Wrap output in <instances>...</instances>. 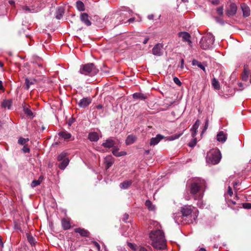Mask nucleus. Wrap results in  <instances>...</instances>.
<instances>
[{"instance_id":"25","label":"nucleus","mask_w":251,"mask_h":251,"mask_svg":"<svg viewBox=\"0 0 251 251\" xmlns=\"http://www.w3.org/2000/svg\"><path fill=\"white\" fill-rule=\"evenodd\" d=\"M133 98L134 99H140L142 100H146L147 98V96L140 93H135L133 94Z\"/></svg>"},{"instance_id":"22","label":"nucleus","mask_w":251,"mask_h":251,"mask_svg":"<svg viewBox=\"0 0 251 251\" xmlns=\"http://www.w3.org/2000/svg\"><path fill=\"white\" fill-rule=\"evenodd\" d=\"M119 149L117 148L114 147L112 151L113 154L116 157H120L122 156L126 155V152L125 151H118Z\"/></svg>"},{"instance_id":"44","label":"nucleus","mask_w":251,"mask_h":251,"mask_svg":"<svg viewBox=\"0 0 251 251\" xmlns=\"http://www.w3.org/2000/svg\"><path fill=\"white\" fill-rule=\"evenodd\" d=\"M40 184V182L36 180H34L32 181L31 183V186L33 188L35 187L36 186L39 185Z\"/></svg>"},{"instance_id":"6","label":"nucleus","mask_w":251,"mask_h":251,"mask_svg":"<svg viewBox=\"0 0 251 251\" xmlns=\"http://www.w3.org/2000/svg\"><path fill=\"white\" fill-rule=\"evenodd\" d=\"M200 121L197 120L194 125L190 129L191 132V136L192 137V141L189 143V147H194L197 143V138L195 137V135L197 132V129L200 125Z\"/></svg>"},{"instance_id":"30","label":"nucleus","mask_w":251,"mask_h":251,"mask_svg":"<svg viewBox=\"0 0 251 251\" xmlns=\"http://www.w3.org/2000/svg\"><path fill=\"white\" fill-rule=\"evenodd\" d=\"M61 161L62 162L59 164L58 167L60 169L64 170L68 165L69 160V158H66Z\"/></svg>"},{"instance_id":"51","label":"nucleus","mask_w":251,"mask_h":251,"mask_svg":"<svg viewBox=\"0 0 251 251\" xmlns=\"http://www.w3.org/2000/svg\"><path fill=\"white\" fill-rule=\"evenodd\" d=\"M128 217H129L128 215L126 213H125V214H124V215L123 216L122 220L124 222H126V220L128 219Z\"/></svg>"},{"instance_id":"8","label":"nucleus","mask_w":251,"mask_h":251,"mask_svg":"<svg viewBox=\"0 0 251 251\" xmlns=\"http://www.w3.org/2000/svg\"><path fill=\"white\" fill-rule=\"evenodd\" d=\"M152 53L157 56H161L163 54V45L161 43L156 44L152 48Z\"/></svg>"},{"instance_id":"14","label":"nucleus","mask_w":251,"mask_h":251,"mask_svg":"<svg viewBox=\"0 0 251 251\" xmlns=\"http://www.w3.org/2000/svg\"><path fill=\"white\" fill-rule=\"evenodd\" d=\"M115 142L111 138L106 139L102 144V146L105 148H111L115 147Z\"/></svg>"},{"instance_id":"13","label":"nucleus","mask_w":251,"mask_h":251,"mask_svg":"<svg viewBox=\"0 0 251 251\" xmlns=\"http://www.w3.org/2000/svg\"><path fill=\"white\" fill-rule=\"evenodd\" d=\"M241 8L242 9L243 16L244 17H247L250 15V8L246 3H242L241 4Z\"/></svg>"},{"instance_id":"32","label":"nucleus","mask_w":251,"mask_h":251,"mask_svg":"<svg viewBox=\"0 0 251 251\" xmlns=\"http://www.w3.org/2000/svg\"><path fill=\"white\" fill-rule=\"evenodd\" d=\"M197 44V38L195 37H191L189 34V46L193 47L195 46Z\"/></svg>"},{"instance_id":"38","label":"nucleus","mask_w":251,"mask_h":251,"mask_svg":"<svg viewBox=\"0 0 251 251\" xmlns=\"http://www.w3.org/2000/svg\"><path fill=\"white\" fill-rule=\"evenodd\" d=\"M28 138H24L20 137L18 140V143L22 145H26V143L28 141Z\"/></svg>"},{"instance_id":"7","label":"nucleus","mask_w":251,"mask_h":251,"mask_svg":"<svg viewBox=\"0 0 251 251\" xmlns=\"http://www.w3.org/2000/svg\"><path fill=\"white\" fill-rule=\"evenodd\" d=\"M199 215V211L198 209L194 206L189 205V220L191 223H193L196 221Z\"/></svg>"},{"instance_id":"37","label":"nucleus","mask_w":251,"mask_h":251,"mask_svg":"<svg viewBox=\"0 0 251 251\" xmlns=\"http://www.w3.org/2000/svg\"><path fill=\"white\" fill-rule=\"evenodd\" d=\"M67 153L65 152H61L57 157V160L58 161H61L62 160H63L64 159L68 158L67 157Z\"/></svg>"},{"instance_id":"34","label":"nucleus","mask_w":251,"mask_h":251,"mask_svg":"<svg viewBox=\"0 0 251 251\" xmlns=\"http://www.w3.org/2000/svg\"><path fill=\"white\" fill-rule=\"evenodd\" d=\"M145 205L147 207L148 209L150 211H153L155 210L154 205H153L151 201L149 200H148L146 201Z\"/></svg>"},{"instance_id":"59","label":"nucleus","mask_w":251,"mask_h":251,"mask_svg":"<svg viewBox=\"0 0 251 251\" xmlns=\"http://www.w3.org/2000/svg\"><path fill=\"white\" fill-rule=\"evenodd\" d=\"M4 89V88L3 86V82L2 81L0 80V90H3Z\"/></svg>"},{"instance_id":"42","label":"nucleus","mask_w":251,"mask_h":251,"mask_svg":"<svg viewBox=\"0 0 251 251\" xmlns=\"http://www.w3.org/2000/svg\"><path fill=\"white\" fill-rule=\"evenodd\" d=\"M216 13L219 16H223L224 14L223 6H220L216 9Z\"/></svg>"},{"instance_id":"16","label":"nucleus","mask_w":251,"mask_h":251,"mask_svg":"<svg viewBox=\"0 0 251 251\" xmlns=\"http://www.w3.org/2000/svg\"><path fill=\"white\" fill-rule=\"evenodd\" d=\"M61 224L63 228L67 230L71 227L70 219L69 218H64L62 220Z\"/></svg>"},{"instance_id":"58","label":"nucleus","mask_w":251,"mask_h":251,"mask_svg":"<svg viewBox=\"0 0 251 251\" xmlns=\"http://www.w3.org/2000/svg\"><path fill=\"white\" fill-rule=\"evenodd\" d=\"M38 66L39 67L43 68V65L41 63H35V67H36V66Z\"/></svg>"},{"instance_id":"46","label":"nucleus","mask_w":251,"mask_h":251,"mask_svg":"<svg viewBox=\"0 0 251 251\" xmlns=\"http://www.w3.org/2000/svg\"><path fill=\"white\" fill-rule=\"evenodd\" d=\"M243 207L245 209H251V203H244L243 204Z\"/></svg>"},{"instance_id":"36","label":"nucleus","mask_w":251,"mask_h":251,"mask_svg":"<svg viewBox=\"0 0 251 251\" xmlns=\"http://www.w3.org/2000/svg\"><path fill=\"white\" fill-rule=\"evenodd\" d=\"M24 111L25 113L30 118H32L34 117L33 113L28 108L25 106L24 107Z\"/></svg>"},{"instance_id":"2","label":"nucleus","mask_w":251,"mask_h":251,"mask_svg":"<svg viewBox=\"0 0 251 251\" xmlns=\"http://www.w3.org/2000/svg\"><path fill=\"white\" fill-rule=\"evenodd\" d=\"M150 238L152 241V246L156 249H164L166 247V240L164 234L161 230L151 231Z\"/></svg>"},{"instance_id":"57","label":"nucleus","mask_w":251,"mask_h":251,"mask_svg":"<svg viewBox=\"0 0 251 251\" xmlns=\"http://www.w3.org/2000/svg\"><path fill=\"white\" fill-rule=\"evenodd\" d=\"M149 37L148 36H146L145 37V38L144 39V41H143V43L144 44H146L148 43L149 40Z\"/></svg>"},{"instance_id":"53","label":"nucleus","mask_w":251,"mask_h":251,"mask_svg":"<svg viewBox=\"0 0 251 251\" xmlns=\"http://www.w3.org/2000/svg\"><path fill=\"white\" fill-rule=\"evenodd\" d=\"M227 193L230 197L233 195V192L230 186L228 187Z\"/></svg>"},{"instance_id":"60","label":"nucleus","mask_w":251,"mask_h":251,"mask_svg":"<svg viewBox=\"0 0 251 251\" xmlns=\"http://www.w3.org/2000/svg\"><path fill=\"white\" fill-rule=\"evenodd\" d=\"M154 18V15L153 14H150L148 16V18L149 20H152Z\"/></svg>"},{"instance_id":"48","label":"nucleus","mask_w":251,"mask_h":251,"mask_svg":"<svg viewBox=\"0 0 251 251\" xmlns=\"http://www.w3.org/2000/svg\"><path fill=\"white\" fill-rule=\"evenodd\" d=\"M208 121L207 120L205 122V124L204 128L201 132V134H203L206 130V129H207V127H208Z\"/></svg>"},{"instance_id":"20","label":"nucleus","mask_w":251,"mask_h":251,"mask_svg":"<svg viewBox=\"0 0 251 251\" xmlns=\"http://www.w3.org/2000/svg\"><path fill=\"white\" fill-rule=\"evenodd\" d=\"M192 64L193 66H197L199 68H201V70H202L204 72H205V66H206L205 65V63H203L202 64L201 62L198 61L196 59H193L192 61Z\"/></svg>"},{"instance_id":"52","label":"nucleus","mask_w":251,"mask_h":251,"mask_svg":"<svg viewBox=\"0 0 251 251\" xmlns=\"http://www.w3.org/2000/svg\"><path fill=\"white\" fill-rule=\"evenodd\" d=\"M23 9L24 10H25V11H27V12H34L33 11V9H31L30 8H29L28 7H27V6H24L23 7Z\"/></svg>"},{"instance_id":"24","label":"nucleus","mask_w":251,"mask_h":251,"mask_svg":"<svg viewBox=\"0 0 251 251\" xmlns=\"http://www.w3.org/2000/svg\"><path fill=\"white\" fill-rule=\"evenodd\" d=\"M217 138L219 142H225L226 140V136L223 131H221L217 134Z\"/></svg>"},{"instance_id":"35","label":"nucleus","mask_w":251,"mask_h":251,"mask_svg":"<svg viewBox=\"0 0 251 251\" xmlns=\"http://www.w3.org/2000/svg\"><path fill=\"white\" fill-rule=\"evenodd\" d=\"M249 75V71L246 69V68H244V72L242 75V79L243 81H247L248 80Z\"/></svg>"},{"instance_id":"9","label":"nucleus","mask_w":251,"mask_h":251,"mask_svg":"<svg viewBox=\"0 0 251 251\" xmlns=\"http://www.w3.org/2000/svg\"><path fill=\"white\" fill-rule=\"evenodd\" d=\"M181 217L178 221V223L181 222L183 224H187V218L188 216V208L187 206L182 207L181 210Z\"/></svg>"},{"instance_id":"54","label":"nucleus","mask_w":251,"mask_h":251,"mask_svg":"<svg viewBox=\"0 0 251 251\" xmlns=\"http://www.w3.org/2000/svg\"><path fill=\"white\" fill-rule=\"evenodd\" d=\"M211 2L214 5H218L219 4L220 0H212Z\"/></svg>"},{"instance_id":"27","label":"nucleus","mask_w":251,"mask_h":251,"mask_svg":"<svg viewBox=\"0 0 251 251\" xmlns=\"http://www.w3.org/2000/svg\"><path fill=\"white\" fill-rule=\"evenodd\" d=\"M179 38L184 42H188V33L186 32H180L178 34Z\"/></svg>"},{"instance_id":"18","label":"nucleus","mask_w":251,"mask_h":251,"mask_svg":"<svg viewBox=\"0 0 251 251\" xmlns=\"http://www.w3.org/2000/svg\"><path fill=\"white\" fill-rule=\"evenodd\" d=\"M136 140L137 137L136 136L132 134L129 135L126 140V144L127 145H131L134 143Z\"/></svg>"},{"instance_id":"33","label":"nucleus","mask_w":251,"mask_h":251,"mask_svg":"<svg viewBox=\"0 0 251 251\" xmlns=\"http://www.w3.org/2000/svg\"><path fill=\"white\" fill-rule=\"evenodd\" d=\"M212 85L214 88L216 90H218L220 89V83L215 78H213L212 79Z\"/></svg>"},{"instance_id":"63","label":"nucleus","mask_w":251,"mask_h":251,"mask_svg":"<svg viewBox=\"0 0 251 251\" xmlns=\"http://www.w3.org/2000/svg\"><path fill=\"white\" fill-rule=\"evenodd\" d=\"M183 65H184V60L183 59H182L181 60V64H180V66L181 69L183 68Z\"/></svg>"},{"instance_id":"19","label":"nucleus","mask_w":251,"mask_h":251,"mask_svg":"<svg viewBox=\"0 0 251 251\" xmlns=\"http://www.w3.org/2000/svg\"><path fill=\"white\" fill-rule=\"evenodd\" d=\"M75 231L79 233V234L83 237H88L89 235V232L87 230L83 228H76L75 229Z\"/></svg>"},{"instance_id":"56","label":"nucleus","mask_w":251,"mask_h":251,"mask_svg":"<svg viewBox=\"0 0 251 251\" xmlns=\"http://www.w3.org/2000/svg\"><path fill=\"white\" fill-rule=\"evenodd\" d=\"M227 204L228 205H229L230 204H232L233 205H235L236 204V202L232 201V200H228V202H227Z\"/></svg>"},{"instance_id":"31","label":"nucleus","mask_w":251,"mask_h":251,"mask_svg":"<svg viewBox=\"0 0 251 251\" xmlns=\"http://www.w3.org/2000/svg\"><path fill=\"white\" fill-rule=\"evenodd\" d=\"M12 101L10 100H4L1 103V106L4 108H10L12 105Z\"/></svg>"},{"instance_id":"4","label":"nucleus","mask_w":251,"mask_h":251,"mask_svg":"<svg viewBox=\"0 0 251 251\" xmlns=\"http://www.w3.org/2000/svg\"><path fill=\"white\" fill-rule=\"evenodd\" d=\"M214 42V37L211 33L207 34L203 37L200 41L201 48L203 50L211 49Z\"/></svg>"},{"instance_id":"50","label":"nucleus","mask_w":251,"mask_h":251,"mask_svg":"<svg viewBox=\"0 0 251 251\" xmlns=\"http://www.w3.org/2000/svg\"><path fill=\"white\" fill-rule=\"evenodd\" d=\"M92 243L94 244V245L95 246V247L97 248V249L98 251H100V245H99V244L96 241H93Z\"/></svg>"},{"instance_id":"41","label":"nucleus","mask_w":251,"mask_h":251,"mask_svg":"<svg viewBox=\"0 0 251 251\" xmlns=\"http://www.w3.org/2000/svg\"><path fill=\"white\" fill-rule=\"evenodd\" d=\"M128 247L134 251H139V247L136 244L131 243H128Z\"/></svg>"},{"instance_id":"5","label":"nucleus","mask_w":251,"mask_h":251,"mask_svg":"<svg viewBox=\"0 0 251 251\" xmlns=\"http://www.w3.org/2000/svg\"><path fill=\"white\" fill-rule=\"evenodd\" d=\"M221 158L220 152L218 150H214L208 154L207 162L212 165L218 164Z\"/></svg>"},{"instance_id":"45","label":"nucleus","mask_w":251,"mask_h":251,"mask_svg":"<svg viewBox=\"0 0 251 251\" xmlns=\"http://www.w3.org/2000/svg\"><path fill=\"white\" fill-rule=\"evenodd\" d=\"M22 151H23L24 152V153H27V152H29V151H30V149L29 148L27 147V145H25L24 146L23 149H22Z\"/></svg>"},{"instance_id":"21","label":"nucleus","mask_w":251,"mask_h":251,"mask_svg":"<svg viewBox=\"0 0 251 251\" xmlns=\"http://www.w3.org/2000/svg\"><path fill=\"white\" fill-rule=\"evenodd\" d=\"M88 139L92 142H96L99 139V136L97 132H93L89 134Z\"/></svg>"},{"instance_id":"1","label":"nucleus","mask_w":251,"mask_h":251,"mask_svg":"<svg viewBox=\"0 0 251 251\" xmlns=\"http://www.w3.org/2000/svg\"><path fill=\"white\" fill-rule=\"evenodd\" d=\"M206 186V182L203 179L198 177H192L189 185L191 194L189 200L192 198L196 201H200L203 197Z\"/></svg>"},{"instance_id":"55","label":"nucleus","mask_w":251,"mask_h":251,"mask_svg":"<svg viewBox=\"0 0 251 251\" xmlns=\"http://www.w3.org/2000/svg\"><path fill=\"white\" fill-rule=\"evenodd\" d=\"M138 251H149L146 248L140 246Z\"/></svg>"},{"instance_id":"64","label":"nucleus","mask_w":251,"mask_h":251,"mask_svg":"<svg viewBox=\"0 0 251 251\" xmlns=\"http://www.w3.org/2000/svg\"><path fill=\"white\" fill-rule=\"evenodd\" d=\"M239 181H237L234 182V183H233V187H234V188H235L236 186L238 185L239 184Z\"/></svg>"},{"instance_id":"11","label":"nucleus","mask_w":251,"mask_h":251,"mask_svg":"<svg viewBox=\"0 0 251 251\" xmlns=\"http://www.w3.org/2000/svg\"><path fill=\"white\" fill-rule=\"evenodd\" d=\"M92 102V99L90 97H86L82 99L79 103L78 106L81 108H86Z\"/></svg>"},{"instance_id":"47","label":"nucleus","mask_w":251,"mask_h":251,"mask_svg":"<svg viewBox=\"0 0 251 251\" xmlns=\"http://www.w3.org/2000/svg\"><path fill=\"white\" fill-rule=\"evenodd\" d=\"M180 135L181 134L176 135L175 136L172 135V136H170L169 137V139L170 140H174L180 137Z\"/></svg>"},{"instance_id":"40","label":"nucleus","mask_w":251,"mask_h":251,"mask_svg":"<svg viewBox=\"0 0 251 251\" xmlns=\"http://www.w3.org/2000/svg\"><path fill=\"white\" fill-rule=\"evenodd\" d=\"M27 238L28 241L29 242V243L31 245H33L35 244V239L33 238V237L29 234L27 235Z\"/></svg>"},{"instance_id":"39","label":"nucleus","mask_w":251,"mask_h":251,"mask_svg":"<svg viewBox=\"0 0 251 251\" xmlns=\"http://www.w3.org/2000/svg\"><path fill=\"white\" fill-rule=\"evenodd\" d=\"M214 18L217 23L222 25H224L225 24L224 20L222 18L220 17L214 16Z\"/></svg>"},{"instance_id":"49","label":"nucleus","mask_w":251,"mask_h":251,"mask_svg":"<svg viewBox=\"0 0 251 251\" xmlns=\"http://www.w3.org/2000/svg\"><path fill=\"white\" fill-rule=\"evenodd\" d=\"M174 82H175L176 84H177V85H179V86H180V85H181V82H180V80H179V79L177 77H175L174 78Z\"/></svg>"},{"instance_id":"12","label":"nucleus","mask_w":251,"mask_h":251,"mask_svg":"<svg viewBox=\"0 0 251 251\" xmlns=\"http://www.w3.org/2000/svg\"><path fill=\"white\" fill-rule=\"evenodd\" d=\"M80 21L86 25L89 26L92 24L89 19V16L86 13H82L80 16Z\"/></svg>"},{"instance_id":"17","label":"nucleus","mask_w":251,"mask_h":251,"mask_svg":"<svg viewBox=\"0 0 251 251\" xmlns=\"http://www.w3.org/2000/svg\"><path fill=\"white\" fill-rule=\"evenodd\" d=\"M104 160L105 163L106 164L107 168H109L110 167H111L114 162V158L111 155L106 156Z\"/></svg>"},{"instance_id":"15","label":"nucleus","mask_w":251,"mask_h":251,"mask_svg":"<svg viewBox=\"0 0 251 251\" xmlns=\"http://www.w3.org/2000/svg\"><path fill=\"white\" fill-rule=\"evenodd\" d=\"M163 136L160 134H157L155 137L152 138L150 141V145L154 146L157 145L161 140L163 139Z\"/></svg>"},{"instance_id":"29","label":"nucleus","mask_w":251,"mask_h":251,"mask_svg":"<svg viewBox=\"0 0 251 251\" xmlns=\"http://www.w3.org/2000/svg\"><path fill=\"white\" fill-rule=\"evenodd\" d=\"M76 7L79 11H84L85 10V5L81 1L78 0L76 2Z\"/></svg>"},{"instance_id":"43","label":"nucleus","mask_w":251,"mask_h":251,"mask_svg":"<svg viewBox=\"0 0 251 251\" xmlns=\"http://www.w3.org/2000/svg\"><path fill=\"white\" fill-rule=\"evenodd\" d=\"M25 83L26 84V89H28L30 86L33 84V82L28 78H26L25 80Z\"/></svg>"},{"instance_id":"3","label":"nucleus","mask_w":251,"mask_h":251,"mask_svg":"<svg viewBox=\"0 0 251 251\" xmlns=\"http://www.w3.org/2000/svg\"><path fill=\"white\" fill-rule=\"evenodd\" d=\"M98 72L99 70L93 63H87L81 65L79 71L80 74L90 76L96 75Z\"/></svg>"},{"instance_id":"26","label":"nucleus","mask_w":251,"mask_h":251,"mask_svg":"<svg viewBox=\"0 0 251 251\" xmlns=\"http://www.w3.org/2000/svg\"><path fill=\"white\" fill-rule=\"evenodd\" d=\"M131 180H125L123 182L120 183V187L121 189H126L128 188L132 184Z\"/></svg>"},{"instance_id":"23","label":"nucleus","mask_w":251,"mask_h":251,"mask_svg":"<svg viewBox=\"0 0 251 251\" xmlns=\"http://www.w3.org/2000/svg\"><path fill=\"white\" fill-rule=\"evenodd\" d=\"M58 135L64 140H69L72 137L71 134L66 131H61L58 133Z\"/></svg>"},{"instance_id":"10","label":"nucleus","mask_w":251,"mask_h":251,"mask_svg":"<svg viewBox=\"0 0 251 251\" xmlns=\"http://www.w3.org/2000/svg\"><path fill=\"white\" fill-rule=\"evenodd\" d=\"M237 6L234 3H231L226 10V14L228 17L235 15L237 12Z\"/></svg>"},{"instance_id":"28","label":"nucleus","mask_w":251,"mask_h":251,"mask_svg":"<svg viewBox=\"0 0 251 251\" xmlns=\"http://www.w3.org/2000/svg\"><path fill=\"white\" fill-rule=\"evenodd\" d=\"M64 13V9L62 7H59L56 10L55 17L57 19H60Z\"/></svg>"},{"instance_id":"61","label":"nucleus","mask_w":251,"mask_h":251,"mask_svg":"<svg viewBox=\"0 0 251 251\" xmlns=\"http://www.w3.org/2000/svg\"><path fill=\"white\" fill-rule=\"evenodd\" d=\"M43 178H44V177H43V176H40L39 177V178H38V179L37 180V181H39V182H40V183L41 184V183L42 182V181H43Z\"/></svg>"},{"instance_id":"62","label":"nucleus","mask_w":251,"mask_h":251,"mask_svg":"<svg viewBox=\"0 0 251 251\" xmlns=\"http://www.w3.org/2000/svg\"><path fill=\"white\" fill-rule=\"evenodd\" d=\"M238 86L240 88H241V89H240V90H243L244 88H243V85L242 83H239L238 84Z\"/></svg>"}]
</instances>
